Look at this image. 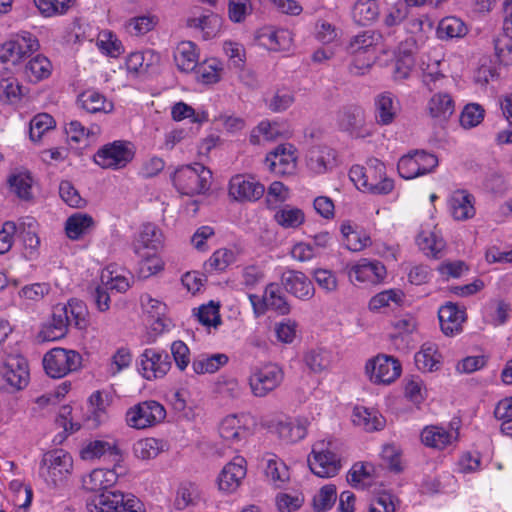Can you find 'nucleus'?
<instances>
[{
    "label": "nucleus",
    "mask_w": 512,
    "mask_h": 512,
    "mask_svg": "<svg viewBox=\"0 0 512 512\" xmlns=\"http://www.w3.org/2000/svg\"><path fill=\"white\" fill-rule=\"evenodd\" d=\"M88 309L79 299H71L67 304H57L53 307L51 319L45 324L39 337L43 341H56L63 338L70 325L79 330H85L89 325Z\"/></svg>",
    "instance_id": "1"
},
{
    "label": "nucleus",
    "mask_w": 512,
    "mask_h": 512,
    "mask_svg": "<svg viewBox=\"0 0 512 512\" xmlns=\"http://www.w3.org/2000/svg\"><path fill=\"white\" fill-rule=\"evenodd\" d=\"M349 178L359 188L376 195H386L394 189V181L386 177L385 165L377 159L369 160L367 167L354 165Z\"/></svg>",
    "instance_id": "2"
},
{
    "label": "nucleus",
    "mask_w": 512,
    "mask_h": 512,
    "mask_svg": "<svg viewBox=\"0 0 512 512\" xmlns=\"http://www.w3.org/2000/svg\"><path fill=\"white\" fill-rule=\"evenodd\" d=\"M347 50L355 55L351 71L363 74L378 58L379 52L386 53L381 44V35L374 31H365L351 38Z\"/></svg>",
    "instance_id": "3"
},
{
    "label": "nucleus",
    "mask_w": 512,
    "mask_h": 512,
    "mask_svg": "<svg viewBox=\"0 0 512 512\" xmlns=\"http://www.w3.org/2000/svg\"><path fill=\"white\" fill-rule=\"evenodd\" d=\"M211 171L200 163L178 168L173 177V184L183 195L202 194L210 188Z\"/></svg>",
    "instance_id": "4"
},
{
    "label": "nucleus",
    "mask_w": 512,
    "mask_h": 512,
    "mask_svg": "<svg viewBox=\"0 0 512 512\" xmlns=\"http://www.w3.org/2000/svg\"><path fill=\"white\" fill-rule=\"evenodd\" d=\"M72 469L71 455L63 449H53L43 454L39 475L47 485L55 487L68 478Z\"/></svg>",
    "instance_id": "5"
},
{
    "label": "nucleus",
    "mask_w": 512,
    "mask_h": 512,
    "mask_svg": "<svg viewBox=\"0 0 512 512\" xmlns=\"http://www.w3.org/2000/svg\"><path fill=\"white\" fill-rule=\"evenodd\" d=\"M87 508L90 512H144L138 498L119 491L95 495L87 502Z\"/></svg>",
    "instance_id": "6"
},
{
    "label": "nucleus",
    "mask_w": 512,
    "mask_h": 512,
    "mask_svg": "<svg viewBox=\"0 0 512 512\" xmlns=\"http://www.w3.org/2000/svg\"><path fill=\"white\" fill-rule=\"evenodd\" d=\"M134 146L129 141L115 140L100 147L94 155V162L103 169L125 168L134 158Z\"/></svg>",
    "instance_id": "7"
},
{
    "label": "nucleus",
    "mask_w": 512,
    "mask_h": 512,
    "mask_svg": "<svg viewBox=\"0 0 512 512\" xmlns=\"http://www.w3.org/2000/svg\"><path fill=\"white\" fill-rule=\"evenodd\" d=\"M165 418V407L155 400L139 402L131 406L125 414L126 424L137 430L156 426L163 422Z\"/></svg>",
    "instance_id": "8"
},
{
    "label": "nucleus",
    "mask_w": 512,
    "mask_h": 512,
    "mask_svg": "<svg viewBox=\"0 0 512 512\" xmlns=\"http://www.w3.org/2000/svg\"><path fill=\"white\" fill-rule=\"evenodd\" d=\"M311 471L318 477H334L341 468L339 456L335 453L331 441L320 440L314 443L308 457Z\"/></svg>",
    "instance_id": "9"
},
{
    "label": "nucleus",
    "mask_w": 512,
    "mask_h": 512,
    "mask_svg": "<svg viewBox=\"0 0 512 512\" xmlns=\"http://www.w3.org/2000/svg\"><path fill=\"white\" fill-rule=\"evenodd\" d=\"M438 163L436 155L425 150H412L399 159L397 169L402 178L410 180L432 173Z\"/></svg>",
    "instance_id": "10"
},
{
    "label": "nucleus",
    "mask_w": 512,
    "mask_h": 512,
    "mask_svg": "<svg viewBox=\"0 0 512 512\" xmlns=\"http://www.w3.org/2000/svg\"><path fill=\"white\" fill-rule=\"evenodd\" d=\"M284 379V372L277 364L269 363L253 369L248 385L253 396L262 398L277 389Z\"/></svg>",
    "instance_id": "11"
},
{
    "label": "nucleus",
    "mask_w": 512,
    "mask_h": 512,
    "mask_svg": "<svg viewBox=\"0 0 512 512\" xmlns=\"http://www.w3.org/2000/svg\"><path fill=\"white\" fill-rule=\"evenodd\" d=\"M82 357L75 350L53 348L43 358L46 373L52 378H62L81 366Z\"/></svg>",
    "instance_id": "12"
},
{
    "label": "nucleus",
    "mask_w": 512,
    "mask_h": 512,
    "mask_svg": "<svg viewBox=\"0 0 512 512\" xmlns=\"http://www.w3.org/2000/svg\"><path fill=\"white\" fill-rule=\"evenodd\" d=\"M40 48L36 36L27 31H21L5 42L2 47L1 60L14 65L19 64Z\"/></svg>",
    "instance_id": "13"
},
{
    "label": "nucleus",
    "mask_w": 512,
    "mask_h": 512,
    "mask_svg": "<svg viewBox=\"0 0 512 512\" xmlns=\"http://www.w3.org/2000/svg\"><path fill=\"white\" fill-rule=\"evenodd\" d=\"M365 369L370 381L375 384H390L401 375L402 371L398 359L384 354L370 359Z\"/></svg>",
    "instance_id": "14"
},
{
    "label": "nucleus",
    "mask_w": 512,
    "mask_h": 512,
    "mask_svg": "<svg viewBox=\"0 0 512 512\" xmlns=\"http://www.w3.org/2000/svg\"><path fill=\"white\" fill-rule=\"evenodd\" d=\"M170 368L171 360L164 350L146 348L139 356L138 370L146 380L163 378Z\"/></svg>",
    "instance_id": "15"
},
{
    "label": "nucleus",
    "mask_w": 512,
    "mask_h": 512,
    "mask_svg": "<svg viewBox=\"0 0 512 512\" xmlns=\"http://www.w3.org/2000/svg\"><path fill=\"white\" fill-rule=\"evenodd\" d=\"M265 163L276 175H291L296 170V148L289 143L280 144L267 154Z\"/></svg>",
    "instance_id": "16"
},
{
    "label": "nucleus",
    "mask_w": 512,
    "mask_h": 512,
    "mask_svg": "<svg viewBox=\"0 0 512 512\" xmlns=\"http://www.w3.org/2000/svg\"><path fill=\"white\" fill-rule=\"evenodd\" d=\"M0 379L12 389H22L28 384L29 371L24 358L10 356L0 365Z\"/></svg>",
    "instance_id": "17"
},
{
    "label": "nucleus",
    "mask_w": 512,
    "mask_h": 512,
    "mask_svg": "<svg viewBox=\"0 0 512 512\" xmlns=\"http://www.w3.org/2000/svg\"><path fill=\"white\" fill-rule=\"evenodd\" d=\"M249 420L250 416L245 413L227 415L219 425L221 438L231 445L246 441L251 434Z\"/></svg>",
    "instance_id": "18"
},
{
    "label": "nucleus",
    "mask_w": 512,
    "mask_h": 512,
    "mask_svg": "<svg viewBox=\"0 0 512 512\" xmlns=\"http://www.w3.org/2000/svg\"><path fill=\"white\" fill-rule=\"evenodd\" d=\"M336 121L340 130L353 137L363 138L369 134L365 129V112L358 105L344 106L338 111Z\"/></svg>",
    "instance_id": "19"
},
{
    "label": "nucleus",
    "mask_w": 512,
    "mask_h": 512,
    "mask_svg": "<svg viewBox=\"0 0 512 512\" xmlns=\"http://www.w3.org/2000/svg\"><path fill=\"white\" fill-rule=\"evenodd\" d=\"M458 437V428L452 425H430L426 426L421 432L422 443L427 447L437 450H443L454 445Z\"/></svg>",
    "instance_id": "20"
},
{
    "label": "nucleus",
    "mask_w": 512,
    "mask_h": 512,
    "mask_svg": "<svg viewBox=\"0 0 512 512\" xmlns=\"http://www.w3.org/2000/svg\"><path fill=\"white\" fill-rule=\"evenodd\" d=\"M247 473L246 460L242 456L234 457L221 470L218 478V488L225 493L235 492Z\"/></svg>",
    "instance_id": "21"
},
{
    "label": "nucleus",
    "mask_w": 512,
    "mask_h": 512,
    "mask_svg": "<svg viewBox=\"0 0 512 512\" xmlns=\"http://www.w3.org/2000/svg\"><path fill=\"white\" fill-rule=\"evenodd\" d=\"M351 281L376 284L386 276L385 266L377 260L361 259L357 263L347 266Z\"/></svg>",
    "instance_id": "22"
},
{
    "label": "nucleus",
    "mask_w": 512,
    "mask_h": 512,
    "mask_svg": "<svg viewBox=\"0 0 512 512\" xmlns=\"http://www.w3.org/2000/svg\"><path fill=\"white\" fill-rule=\"evenodd\" d=\"M264 185L253 177L235 175L229 182V194L236 200L255 201L263 196Z\"/></svg>",
    "instance_id": "23"
},
{
    "label": "nucleus",
    "mask_w": 512,
    "mask_h": 512,
    "mask_svg": "<svg viewBox=\"0 0 512 512\" xmlns=\"http://www.w3.org/2000/svg\"><path fill=\"white\" fill-rule=\"evenodd\" d=\"M163 235L161 230L152 223L142 225L135 237L132 247L137 255H146L149 252L157 253L162 247Z\"/></svg>",
    "instance_id": "24"
},
{
    "label": "nucleus",
    "mask_w": 512,
    "mask_h": 512,
    "mask_svg": "<svg viewBox=\"0 0 512 512\" xmlns=\"http://www.w3.org/2000/svg\"><path fill=\"white\" fill-rule=\"evenodd\" d=\"M285 290L301 300H309L314 296L312 281L300 271L287 270L281 276Z\"/></svg>",
    "instance_id": "25"
},
{
    "label": "nucleus",
    "mask_w": 512,
    "mask_h": 512,
    "mask_svg": "<svg viewBox=\"0 0 512 512\" xmlns=\"http://www.w3.org/2000/svg\"><path fill=\"white\" fill-rule=\"evenodd\" d=\"M256 38L259 44L271 51H287L292 44V34L287 29L263 27L258 30Z\"/></svg>",
    "instance_id": "26"
},
{
    "label": "nucleus",
    "mask_w": 512,
    "mask_h": 512,
    "mask_svg": "<svg viewBox=\"0 0 512 512\" xmlns=\"http://www.w3.org/2000/svg\"><path fill=\"white\" fill-rule=\"evenodd\" d=\"M375 119L380 125L391 124L398 112L400 111V103L397 97L388 91L378 94L374 99Z\"/></svg>",
    "instance_id": "27"
},
{
    "label": "nucleus",
    "mask_w": 512,
    "mask_h": 512,
    "mask_svg": "<svg viewBox=\"0 0 512 512\" xmlns=\"http://www.w3.org/2000/svg\"><path fill=\"white\" fill-rule=\"evenodd\" d=\"M305 160L311 172L323 174L335 164L336 153L328 146H315L307 151Z\"/></svg>",
    "instance_id": "28"
},
{
    "label": "nucleus",
    "mask_w": 512,
    "mask_h": 512,
    "mask_svg": "<svg viewBox=\"0 0 512 512\" xmlns=\"http://www.w3.org/2000/svg\"><path fill=\"white\" fill-rule=\"evenodd\" d=\"M117 480L118 474L114 469L97 468L83 477L82 484L85 490L100 495L113 487Z\"/></svg>",
    "instance_id": "29"
},
{
    "label": "nucleus",
    "mask_w": 512,
    "mask_h": 512,
    "mask_svg": "<svg viewBox=\"0 0 512 512\" xmlns=\"http://www.w3.org/2000/svg\"><path fill=\"white\" fill-rule=\"evenodd\" d=\"M448 208L454 220L465 221L475 215L474 197L465 190L454 191L448 199Z\"/></svg>",
    "instance_id": "30"
},
{
    "label": "nucleus",
    "mask_w": 512,
    "mask_h": 512,
    "mask_svg": "<svg viewBox=\"0 0 512 512\" xmlns=\"http://www.w3.org/2000/svg\"><path fill=\"white\" fill-rule=\"evenodd\" d=\"M438 317L442 332L447 336H453L462 330L465 312L457 305L448 302L440 307Z\"/></svg>",
    "instance_id": "31"
},
{
    "label": "nucleus",
    "mask_w": 512,
    "mask_h": 512,
    "mask_svg": "<svg viewBox=\"0 0 512 512\" xmlns=\"http://www.w3.org/2000/svg\"><path fill=\"white\" fill-rule=\"evenodd\" d=\"M429 115L440 122L448 120L455 112V101L447 92H437L427 102Z\"/></svg>",
    "instance_id": "32"
},
{
    "label": "nucleus",
    "mask_w": 512,
    "mask_h": 512,
    "mask_svg": "<svg viewBox=\"0 0 512 512\" xmlns=\"http://www.w3.org/2000/svg\"><path fill=\"white\" fill-rule=\"evenodd\" d=\"M417 320L412 315H403L392 322V331L389 334L390 340L397 349L407 346V338L417 330Z\"/></svg>",
    "instance_id": "33"
},
{
    "label": "nucleus",
    "mask_w": 512,
    "mask_h": 512,
    "mask_svg": "<svg viewBox=\"0 0 512 512\" xmlns=\"http://www.w3.org/2000/svg\"><path fill=\"white\" fill-rule=\"evenodd\" d=\"M173 58L180 71L191 72L197 67L199 61L197 46L191 41H182L175 47Z\"/></svg>",
    "instance_id": "34"
},
{
    "label": "nucleus",
    "mask_w": 512,
    "mask_h": 512,
    "mask_svg": "<svg viewBox=\"0 0 512 512\" xmlns=\"http://www.w3.org/2000/svg\"><path fill=\"white\" fill-rule=\"evenodd\" d=\"M334 356L332 351L323 348L315 347L307 350L303 355V362L305 367L315 374L328 371L333 363Z\"/></svg>",
    "instance_id": "35"
},
{
    "label": "nucleus",
    "mask_w": 512,
    "mask_h": 512,
    "mask_svg": "<svg viewBox=\"0 0 512 512\" xmlns=\"http://www.w3.org/2000/svg\"><path fill=\"white\" fill-rule=\"evenodd\" d=\"M309 424V420L304 417L279 422L276 433L285 443H296L305 438Z\"/></svg>",
    "instance_id": "36"
},
{
    "label": "nucleus",
    "mask_w": 512,
    "mask_h": 512,
    "mask_svg": "<svg viewBox=\"0 0 512 512\" xmlns=\"http://www.w3.org/2000/svg\"><path fill=\"white\" fill-rule=\"evenodd\" d=\"M504 23L503 29L507 35V39L501 46V41L495 44L496 55L499 61L505 65L512 63V0L504 1Z\"/></svg>",
    "instance_id": "37"
},
{
    "label": "nucleus",
    "mask_w": 512,
    "mask_h": 512,
    "mask_svg": "<svg viewBox=\"0 0 512 512\" xmlns=\"http://www.w3.org/2000/svg\"><path fill=\"white\" fill-rule=\"evenodd\" d=\"M415 364L417 368L423 372H432L440 368L442 355L438 351V347L433 342H425L421 349L415 354Z\"/></svg>",
    "instance_id": "38"
},
{
    "label": "nucleus",
    "mask_w": 512,
    "mask_h": 512,
    "mask_svg": "<svg viewBox=\"0 0 512 512\" xmlns=\"http://www.w3.org/2000/svg\"><path fill=\"white\" fill-rule=\"evenodd\" d=\"M221 24V17L212 12L206 15L191 17L187 20V26L201 31L204 40L215 38L220 32Z\"/></svg>",
    "instance_id": "39"
},
{
    "label": "nucleus",
    "mask_w": 512,
    "mask_h": 512,
    "mask_svg": "<svg viewBox=\"0 0 512 512\" xmlns=\"http://www.w3.org/2000/svg\"><path fill=\"white\" fill-rule=\"evenodd\" d=\"M95 225L92 216L86 213H74L69 216L65 223L66 235L71 240H79L88 234Z\"/></svg>",
    "instance_id": "40"
},
{
    "label": "nucleus",
    "mask_w": 512,
    "mask_h": 512,
    "mask_svg": "<svg viewBox=\"0 0 512 512\" xmlns=\"http://www.w3.org/2000/svg\"><path fill=\"white\" fill-rule=\"evenodd\" d=\"M353 422L368 432L381 430L385 426V419L378 411L363 406L355 407Z\"/></svg>",
    "instance_id": "41"
},
{
    "label": "nucleus",
    "mask_w": 512,
    "mask_h": 512,
    "mask_svg": "<svg viewBox=\"0 0 512 512\" xmlns=\"http://www.w3.org/2000/svg\"><path fill=\"white\" fill-rule=\"evenodd\" d=\"M53 70L51 61L42 54L31 57L25 65L24 75L33 83L47 79Z\"/></svg>",
    "instance_id": "42"
},
{
    "label": "nucleus",
    "mask_w": 512,
    "mask_h": 512,
    "mask_svg": "<svg viewBox=\"0 0 512 512\" xmlns=\"http://www.w3.org/2000/svg\"><path fill=\"white\" fill-rule=\"evenodd\" d=\"M78 102L89 113H110L114 107L112 102L95 90H87L81 93L78 97Z\"/></svg>",
    "instance_id": "43"
},
{
    "label": "nucleus",
    "mask_w": 512,
    "mask_h": 512,
    "mask_svg": "<svg viewBox=\"0 0 512 512\" xmlns=\"http://www.w3.org/2000/svg\"><path fill=\"white\" fill-rule=\"evenodd\" d=\"M379 14V5L376 0H357L352 10L354 21L362 26L376 21Z\"/></svg>",
    "instance_id": "44"
},
{
    "label": "nucleus",
    "mask_w": 512,
    "mask_h": 512,
    "mask_svg": "<svg viewBox=\"0 0 512 512\" xmlns=\"http://www.w3.org/2000/svg\"><path fill=\"white\" fill-rule=\"evenodd\" d=\"M229 361L226 354L217 353L212 355L202 354L194 358L192 368L196 374L215 373Z\"/></svg>",
    "instance_id": "45"
},
{
    "label": "nucleus",
    "mask_w": 512,
    "mask_h": 512,
    "mask_svg": "<svg viewBox=\"0 0 512 512\" xmlns=\"http://www.w3.org/2000/svg\"><path fill=\"white\" fill-rule=\"evenodd\" d=\"M273 218L284 229H296L305 222L304 212L291 205H285L276 210Z\"/></svg>",
    "instance_id": "46"
},
{
    "label": "nucleus",
    "mask_w": 512,
    "mask_h": 512,
    "mask_svg": "<svg viewBox=\"0 0 512 512\" xmlns=\"http://www.w3.org/2000/svg\"><path fill=\"white\" fill-rule=\"evenodd\" d=\"M340 231L343 244L350 251H361L371 243L370 237L364 232L354 230L350 222H343Z\"/></svg>",
    "instance_id": "47"
},
{
    "label": "nucleus",
    "mask_w": 512,
    "mask_h": 512,
    "mask_svg": "<svg viewBox=\"0 0 512 512\" xmlns=\"http://www.w3.org/2000/svg\"><path fill=\"white\" fill-rule=\"evenodd\" d=\"M215 391L222 398L237 400L244 394V387L231 375H221L215 382Z\"/></svg>",
    "instance_id": "48"
},
{
    "label": "nucleus",
    "mask_w": 512,
    "mask_h": 512,
    "mask_svg": "<svg viewBox=\"0 0 512 512\" xmlns=\"http://www.w3.org/2000/svg\"><path fill=\"white\" fill-rule=\"evenodd\" d=\"M166 448L163 440L147 437L138 440L133 446L134 455L142 460H149L157 457Z\"/></svg>",
    "instance_id": "49"
},
{
    "label": "nucleus",
    "mask_w": 512,
    "mask_h": 512,
    "mask_svg": "<svg viewBox=\"0 0 512 512\" xmlns=\"http://www.w3.org/2000/svg\"><path fill=\"white\" fill-rule=\"evenodd\" d=\"M237 259V252L233 249L221 248L216 250L205 262L204 268L208 273L224 271Z\"/></svg>",
    "instance_id": "50"
},
{
    "label": "nucleus",
    "mask_w": 512,
    "mask_h": 512,
    "mask_svg": "<svg viewBox=\"0 0 512 512\" xmlns=\"http://www.w3.org/2000/svg\"><path fill=\"white\" fill-rule=\"evenodd\" d=\"M263 298L267 310H274L280 315H286L290 312V306L277 284H269L264 291Z\"/></svg>",
    "instance_id": "51"
},
{
    "label": "nucleus",
    "mask_w": 512,
    "mask_h": 512,
    "mask_svg": "<svg viewBox=\"0 0 512 512\" xmlns=\"http://www.w3.org/2000/svg\"><path fill=\"white\" fill-rule=\"evenodd\" d=\"M265 475L277 487L289 479L287 466L275 455L265 459Z\"/></svg>",
    "instance_id": "52"
},
{
    "label": "nucleus",
    "mask_w": 512,
    "mask_h": 512,
    "mask_svg": "<svg viewBox=\"0 0 512 512\" xmlns=\"http://www.w3.org/2000/svg\"><path fill=\"white\" fill-rule=\"evenodd\" d=\"M27 220L28 222L23 221L25 224L18 231H20L22 236L25 256L28 259H33L37 255L40 239L35 230L36 222L33 219Z\"/></svg>",
    "instance_id": "53"
},
{
    "label": "nucleus",
    "mask_w": 512,
    "mask_h": 512,
    "mask_svg": "<svg viewBox=\"0 0 512 512\" xmlns=\"http://www.w3.org/2000/svg\"><path fill=\"white\" fill-rule=\"evenodd\" d=\"M64 131L69 141L82 143L90 137H96L100 133V128L98 126L86 128L81 122L71 120L65 124Z\"/></svg>",
    "instance_id": "54"
},
{
    "label": "nucleus",
    "mask_w": 512,
    "mask_h": 512,
    "mask_svg": "<svg viewBox=\"0 0 512 512\" xmlns=\"http://www.w3.org/2000/svg\"><path fill=\"white\" fill-rule=\"evenodd\" d=\"M467 27L457 17H446L439 22L437 34L440 39H452L465 36Z\"/></svg>",
    "instance_id": "55"
},
{
    "label": "nucleus",
    "mask_w": 512,
    "mask_h": 512,
    "mask_svg": "<svg viewBox=\"0 0 512 512\" xmlns=\"http://www.w3.org/2000/svg\"><path fill=\"white\" fill-rule=\"evenodd\" d=\"M219 304L214 301H210L207 304H203L193 310V315L197 320L206 327L217 328L221 325V316L219 312Z\"/></svg>",
    "instance_id": "56"
},
{
    "label": "nucleus",
    "mask_w": 512,
    "mask_h": 512,
    "mask_svg": "<svg viewBox=\"0 0 512 512\" xmlns=\"http://www.w3.org/2000/svg\"><path fill=\"white\" fill-rule=\"evenodd\" d=\"M420 249L427 255L439 258L445 247L443 238L434 231L422 232L417 239Z\"/></svg>",
    "instance_id": "57"
},
{
    "label": "nucleus",
    "mask_w": 512,
    "mask_h": 512,
    "mask_svg": "<svg viewBox=\"0 0 512 512\" xmlns=\"http://www.w3.org/2000/svg\"><path fill=\"white\" fill-rule=\"evenodd\" d=\"M96 45L103 54L113 58L119 57L124 51L121 41L109 30L98 34Z\"/></svg>",
    "instance_id": "58"
},
{
    "label": "nucleus",
    "mask_w": 512,
    "mask_h": 512,
    "mask_svg": "<svg viewBox=\"0 0 512 512\" xmlns=\"http://www.w3.org/2000/svg\"><path fill=\"white\" fill-rule=\"evenodd\" d=\"M200 501L198 487L193 483L181 484L177 490L174 505L178 510L195 506Z\"/></svg>",
    "instance_id": "59"
},
{
    "label": "nucleus",
    "mask_w": 512,
    "mask_h": 512,
    "mask_svg": "<svg viewBox=\"0 0 512 512\" xmlns=\"http://www.w3.org/2000/svg\"><path fill=\"white\" fill-rule=\"evenodd\" d=\"M281 132L276 123L261 121L250 134V142L253 145H261L265 141H274L280 136Z\"/></svg>",
    "instance_id": "60"
},
{
    "label": "nucleus",
    "mask_w": 512,
    "mask_h": 512,
    "mask_svg": "<svg viewBox=\"0 0 512 512\" xmlns=\"http://www.w3.org/2000/svg\"><path fill=\"white\" fill-rule=\"evenodd\" d=\"M8 182L10 190L20 199L29 200L32 197V178L28 173L13 174Z\"/></svg>",
    "instance_id": "61"
},
{
    "label": "nucleus",
    "mask_w": 512,
    "mask_h": 512,
    "mask_svg": "<svg viewBox=\"0 0 512 512\" xmlns=\"http://www.w3.org/2000/svg\"><path fill=\"white\" fill-rule=\"evenodd\" d=\"M409 8L404 2H396L390 6L383 16V27L391 30L399 26L408 16Z\"/></svg>",
    "instance_id": "62"
},
{
    "label": "nucleus",
    "mask_w": 512,
    "mask_h": 512,
    "mask_svg": "<svg viewBox=\"0 0 512 512\" xmlns=\"http://www.w3.org/2000/svg\"><path fill=\"white\" fill-rule=\"evenodd\" d=\"M155 16L143 15L129 19L125 24L127 33L132 36H141L150 32L157 24Z\"/></svg>",
    "instance_id": "63"
},
{
    "label": "nucleus",
    "mask_w": 512,
    "mask_h": 512,
    "mask_svg": "<svg viewBox=\"0 0 512 512\" xmlns=\"http://www.w3.org/2000/svg\"><path fill=\"white\" fill-rule=\"evenodd\" d=\"M222 66L215 59L206 61L198 66L197 79L203 84H215L221 79Z\"/></svg>",
    "instance_id": "64"
}]
</instances>
